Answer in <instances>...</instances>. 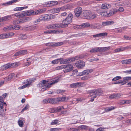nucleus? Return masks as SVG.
I'll return each mask as SVG.
<instances>
[{"mask_svg":"<svg viewBox=\"0 0 131 131\" xmlns=\"http://www.w3.org/2000/svg\"><path fill=\"white\" fill-rule=\"evenodd\" d=\"M60 80L59 77H57L51 81V83H48V81L45 80H42V82L41 81L38 84V86L39 87H42V89L44 90H46L47 88H50L51 85L53 84L57 83Z\"/></svg>","mask_w":131,"mask_h":131,"instance_id":"nucleus-1","label":"nucleus"},{"mask_svg":"<svg viewBox=\"0 0 131 131\" xmlns=\"http://www.w3.org/2000/svg\"><path fill=\"white\" fill-rule=\"evenodd\" d=\"M73 18L72 14L70 13H69L67 17L63 20L62 23L59 24L61 28L67 27L68 25L71 23Z\"/></svg>","mask_w":131,"mask_h":131,"instance_id":"nucleus-2","label":"nucleus"},{"mask_svg":"<svg viewBox=\"0 0 131 131\" xmlns=\"http://www.w3.org/2000/svg\"><path fill=\"white\" fill-rule=\"evenodd\" d=\"M13 15L16 16L18 20H19L21 21H23V19H24L25 17L27 16L31 15V13L30 11H27L20 12Z\"/></svg>","mask_w":131,"mask_h":131,"instance_id":"nucleus-3","label":"nucleus"},{"mask_svg":"<svg viewBox=\"0 0 131 131\" xmlns=\"http://www.w3.org/2000/svg\"><path fill=\"white\" fill-rule=\"evenodd\" d=\"M20 26L19 25H11L4 27L3 29L4 30H18L20 28Z\"/></svg>","mask_w":131,"mask_h":131,"instance_id":"nucleus-4","label":"nucleus"},{"mask_svg":"<svg viewBox=\"0 0 131 131\" xmlns=\"http://www.w3.org/2000/svg\"><path fill=\"white\" fill-rule=\"evenodd\" d=\"M89 93L91 96H92L95 95H98L100 96L102 93V91L101 89L93 90L89 91Z\"/></svg>","mask_w":131,"mask_h":131,"instance_id":"nucleus-5","label":"nucleus"},{"mask_svg":"<svg viewBox=\"0 0 131 131\" xmlns=\"http://www.w3.org/2000/svg\"><path fill=\"white\" fill-rule=\"evenodd\" d=\"M11 17L10 16H6L0 18V27L4 24V23L2 22L3 21H7L10 19Z\"/></svg>","mask_w":131,"mask_h":131,"instance_id":"nucleus-6","label":"nucleus"},{"mask_svg":"<svg viewBox=\"0 0 131 131\" xmlns=\"http://www.w3.org/2000/svg\"><path fill=\"white\" fill-rule=\"evenodd\" d=\"M49 29H55L61 28L59 24H52L48 25L47 27Z\"/></svg>","mask_w":131,"mask_h":131,"instance_id":"nucleus-7","label":"nucleus"},{"mask_svg":"<svg viewBox=\"0 0 131 131\" xmlns=\"http://www.w3.org/2000/svg\"><path fill=\"white\" fill-rule=\"evenodd\" d=\"M73 67L72 65L67 64L64 65V72H69L72 70L73 69Z\"/></svg>","mask_w":131,"mask_h":131,"instance_id":"nucleus-8","label":"nucleus"},{"mask_svg":"<svg viewBox=\"0 0 131 131\" xmlns=\"http://www.w3.org/2000/svg\"><path fill=\"white\" fill-rule=\"evenodd\" d=\"M46 10L45 8L41 9L38 10L34 12L33 10L31 11V15H37L42 13Z\"/></svg>","mask_w":131,"mask_h":131,"instance_id":"nucleus-9","label":"nucleus"},{"mask_svg":"<svg viewBox=\"0 0 131 131\" xmlns=\"http://www.w3.org/2000/svg\"><path fill=\"white\" fill-rule=\"evenodd\" d=\"M75 65L78 68L81 69L84 67L85 63L82 61L79 60L77 61L75 63Z\"/></svg>","mask_w":131,"mask_h":131,"instance_id":"nucleus-10","label":"nucleus"},{"mask_svg":"<svg viewBox=\"0 0 131 131\" xmlns=\"http://www.w3.org/2000/svg\"><path fill=\"white\" fill-rule=\"evenodd\" d=\"M74 12L76 16L79 17L82 13V9L80 7H78L75 9Z\"/></svg>","mask_w":131,"mask_h":131,"instance_id":"nucleus-11","label":"nucleus"},{"mask_svg":"<svg viewBox=\"0 0 131 131\" xmlns=\"http://www.w3.org/2000/svg\"><path fill=\"white\" fill-rule=\"evenodd\" d=\"M51 15H49L48 14L42 15L40 17V19L42 20H47L51 19Z\"/></svg>","mask_w":131,"mask_h":131,"instance_id":"nucleus-12","label":"nucleus"},{"mask_svg":"<svg viewBox=\"0 0 131 131\" xmlns=\"http://www.w3.org/2000/svg\"><path fill=\"white\" fill-rule=\"evenodd\" d=\"M114 23V22L112 20L108 21L102 22V26H107L111 25Z\"/></svg>","mask_w":131,"mask_h":131,"instance_id":"nucleus-13","label":"nucleus"},{"mask_svg":"<svg viewBox=\"0 0 131 131\" xmlns=\"http://www.w3.org/2000/svg\"><path fill=\"white\" fill-rule=\"evenodd\" d=\"M82 85V83L81 82H77L71 84L70 86L72 88H75L81 86Z\"/></svg>","mask_w":131,"mask_h":131,"instance_id":"nucleus-14","label":"nucleus"},{"mask_svg":"<svg viewBox=\"0 0 131 131\" xmlns=\"http://www.w3.org/2000/svg\"><path fill=\"white\" fill-rule=\"evenodd\" d=\"M110 48L109 47H99V52H102L109 50Z\"/></svg>","mask_w":131,"mask_h":131,"instance_id":"nucleus-15","label":"nucleus"},{"mask_svg":"<svg viewBox=\"0 0 131 131\" xmlns=\"http://www.w3.org/2000/svg\"><path fill=\"white\" fill-rule=\"evenodd\" d=\"M63 43L62 42H51V47H57L62 45Z\"/></svg>","mask_w":131,"mask_h":131,"instance_id":"nucleus-16","label":"nucleus"},{"mask_svg":"<svg viewBox=\"0 0 131 131\" xmlns=\"http://www.w3.org/2000/svg\"><path fill=\"white\" fill-rule=\"evenodd\" d=\"M107 34V33L106 32L101 33L95 35H93V37L95 38L100 37L104 36H106Z\"/></svg>","mask_w":131,"mask_h":131,"instance_id":"nucleus-17","label":"nucleus"},{"mask_svg":"<svg viewBox=\"0 0 131 131\" xmlns=\"http://www.w3.org/2000/svg\"><path fill=\"white\" fill-rule=\"evenodd\" d=\"M10 67V63H8L2 66L1 68L0 69L2 71L6 70Z\"/></svg>","mask_w":131,"mask_h":131,"instance_id":"nucleus-18","label":"nucleus"},{"mask_svg":"<svg viewBox=\"0 0 131 131\" xmlns=\"http://www.w3.org/2000/svg\"><path fill=\"white\" fill-rule=\"evenodd\" d=\"M58 103L57 98L48 99V103L51 104H55Z\"/></svg>","mask_w":131,"mask_h":131,"instance_id":"nucleus-19","label":"nucleus"},{"mask_svg":"<svg viewBox=\"0 0 131 131\" xmlns=\"http://www.w3.org/2000/svg\"><path fill=\"white\" fill-rule=\"evenodd\" d=\"M117 12L116 10L112 9L110 10L108 13H107V17L111 16L116 13Z\"/></svg>","mask_w":131,"mask_h":131,"instance_id":"nucleus-20","label":"nucleus"},{"mask_svg":"<svg viewBox=\"0 0 131 131\" xmlns=\"http://www.w3.org/2000/svg\"><path fill=\"white\" fill-rule=\"evenodd\" d=\"M18 1V0H12L11 1H9L7 2L4 3L5 6H6L11 5L13 3H15Z\"/></svg>","mask_w":131,"mask_h":131,"instance_id":"nucleus-21","label":"nucleus"},{"mask_svg":"<svg viewBox=\"0 0 131 131\" xmlns=\"http://www.w3.org/2000/svg\"><path fill=\"white\" fill-rule=\"evenodd\" d=\"M57 99L58 102L59 101L63 102L64 101H67L68 100V97H62L57 98Z\"/></svg>","mask_w":131,"mask_h":131,"instance_id":"nucleus-22","label":"nucleus"},{"mask_svg":"<svg viewBox=\"0 0 131 131\" xmlns=\"http://www.w3.org/2000/svg\"><path fill=\"white\" fill-rule=\"evenodd\" d=\"M10 36L9 34H3L0 35V39L7 38Z\"/></svg>","mask_w":131,"mask_h":131,"instance_id":"nucleus-23","label":"nucleus"},{"mask_svg":"<svg viewBox=\"0 0 131 131\" xmlns=\"http://www.w3.org/2000/svg\"><path fill=\"white\" fill-rule=\"evenodd\" d=\"M51 33L59 34L63 32V31L62 30L58 29L57 30H51Z\"/></svg>","mask_w":131,"mask_h":131,"instance_id":"nucleus-24","label":"nucleus"},{"mask_svg":"<svg viewBox=\"0 0 131 131\" xmlns=\"http://www.w3.org/2000/svg\"><path fill=\"white\" fill-rule=\"evenodd\" d=\"M110 7V4H108L104 3L101 6V8L103 9H108Z\"/></svg>","mask_w":131,"mask_h":131,"instance_id":"nucleus-25","label":"nucleus"},{"mask_svg":"<svg viewBox=\"0 0 131 131\" xmlns=\"http://www.w3.org/2000/svg\"><path fill=\"white\" fill-rule=\"evenodd\" d=\"M28 7L27 6L24 7H16L14 9V10L16 11H21L24 9H26Z\"/></svg>","mask_w":131,"mask_h":131,"instance_id":"nucleus-26","label":"nucleus"},{"mask_svg":"<svg viewBox=\"0 0 131 131\" xmlns=\"http://www.w3.org/2000/svg\"><path fill=\"white\" fill-rule=\"evenodd\" d=\"M32 19V18L30 16L26 17H25L24 19L23 20V21H21V22L22 23L25 22H26Z\"/></svg>","mask_w":131,"mask_h":131,"instance_id":"nucleus-27","label":"nucleus"},{"mask_svg":"<svg viewBox=\"0 0 131 131\" xmlns=\"http://www.w3.org/2000/svg\"><path fill=\"white\" fill-rule=\"evenodd\" d=\"M116 108V107H114L113 106H111L110 107H108L105 108V112H109L111 111L112 110L115 109Z\"/></svg>","mask_w":131,"mask_h":131,"instance_id":"nucleus-28","label":"nucleus"},{"mask_svg":"<svg viewBox=\"0 0 131 131\" xmlns=\"http://www.w3.org/2000/svg\"><path fill=\"white\" fill-rule=\"evenodd\" d=\"M98 52H99V47H96L90 50L91 53H95Z\"/></svg>","mask_w":131,"mask_h":131,"instance_id":"nucleus-29","label":"nucleus"},{"mask_svg":"<svg viewBox=\"0 0 131 131\" xmlns=\"http://www.w3.org/2000/svg\"><path fill=\"white\" fill-rule=\"evenodd\" d=\"M56 13H59L60 10H63L66 9L65 7L63 6L60 8H55Z\"/></svg>","mask_w":131,"mask_h":131,"instance_id":"nucleus-30","label":"nucleus"},{"mask_svg":"<svg viewBox=\"0 0 131 131\" xmlns=\"http://www.w3.org/2000/svg\"><path fill=\"white\" fill-rule=\"evenodd\" d=\"M58 4V2L54 1H52L48 3V4H49V6H53L56 5Z\"/></svg>","mask_w":131,"mask_h":131,"instance_id":"nucleus-31","label":"nucleus"},{"mask_svg":"<svg viewBox=\"0 0 131 131\" xmlns=\"http://www.w3.org/2000/svg\"><path fill=\"white\" fill-rule=\"evenodd\" d=\"M18 62H16L14 63H13L11 64H10V67L11 68H15L18 66Z\"/></svg>","mask_w":131,"mask_h":131,"instance_id":"nucleus-32","label":"nucleus"},{"mask_svg":"<svg viewBox=\"0 0 131 131\" xmlns=\"http://www.w3.org/2000/svg\"><path fill=\"white\" fill-rule=\"evenodd\" d=\"M90 26V24L88 23H86L83 24H82L80 25L79 26L81 27V28H84L86 27H88Z\"/></svg>","mask_w":131,"mask_h":131,"instance_id":"nucleus-33","label":"nucleus"},{"mask_svg":"<svg viewBox=\"0 0 131 131\" xmlns=\"http://www.w3.org/2000/svg\"><path fill=\"white\" fill-rule=\"evenodd\" d=\"M36 80L35 78H32L29 79H27L26 81V82H29L30 84L31 83L34 82Z\"/></svg>","mask_w":131,"mask_h":131,"instance_id":"nucleus-34","label":"nucleus"},{"mask_svg":"<svg viewBox=\"0 0 131 131\" xmlns=\"http://www.w3.org/2000/svg\"><path fill=\"white\" fill-rule=\"evenodd\" d=\"M55 109L56 112H60L61 110L63 109L64 108L63 106H60L57 108H55Z\"/></svg>","mask_w":131,"mask_h":131,"instance_id":"nucleus-35","label":"nucleus"},{"mask_svg":"<svg viewBox=\"0 0 131 131\" xmlns=\"http://www.w3.org/2000/svg\"><path fill=\"white\" fill-rule=\"evenodd\" d=\"M59 123V121L57 119L53 121L51 123V125H53L57 124Z\"/></svg>","mask_w":131,"mask_h":131,"instance_id":"nucleus-36","label":"nucleus"},{"mask_svg":"<svg viewBox=\"0 0 131 131\" xmlns=\"http://www.w3.org/2000/svg\"><path fill=\"white\" fill-rule=\"evenodd\" d=\"M36 26H30L28 27V29L31 31H33L36 28Z\"/></svg>","mask_w":131,"mask_h":131,"instance_id":"nucleus-37","label":"nucleus"},{"mask_svg":"<svg viewBox=\"0 0 131 131\" xmlns=\"http://www.w3.org/2000/svg\"><path fill=\"white\" fill-rule=\"evenodd\" d=\"M13 24L14 25L18 24L20 23H22V22H21V21L20 20L17 19H15L13 20Z\"/></svg>","mask_w":131,"mask_h":131,"instance_id":"nucleus-38","label":"nucleus"},{"mask_svg":"<svg viewBox=\"0 0 131 131\" xmlns=\"http://www.w3.org/2000/svg\"><path fill=\"white\" fill-rule=\"evenodd\" d=\"M19 53L20 55L25 54L27 53V51L26 50H20L19 51Z\"/></svg>","mask_w":131,"mask_h":131,"instance_id":"nucleus-39","label":"nucleus"},{"mask_svg":"<svg viewBox=\"0 0 131 131\" xmlns=\"http://www.w3.org/2000/svg\"><path fill=\"white\" fill-rule=\"evenodd\" d=\"M90 78V77L89 75H86L81 78V79L83 80H88Z\"/></svg>","mask_w":131,"mask_h":131,"instance_id":"nucleus-40","label":"nucleus"},{"mask_svg":"<svg viewBox=\"0 0 131 131\" xmlns=\"http://www.w3.org/2000/svg\"><path fill=\"white\" fill-rule=\"evenodd\" d=\"M19 37L22 39H25L27 38L26 35L24 34H21L19 36Z\"/></svg>","mask_w":131,"mask_h":131,"instance_id":"nucleus-41","label":"nucleus"},{"mask_svg":"<svg viewBox=\"0 0 131 131\" xmlns=\"http://www.w3.org/2000/svg\"><path fill=\"white\" fill-rule=\"evenodd\" d=\"M60 60V62L61 64H66V62L65 59H63L62 58H59Z\"/></svg>","mask_w":131,"mask_h":131,"instance_id":"nucleus-42","label":"nucleus"},{"mask_svg":"<svg viewBox=\"0 0 131 131\" xmlns=\"http://www.w3.org/2000/svg\"><path fill=\"white\" fill-rule=\"evenodd\" d=\"M18 124L20 127H23V121L21 120H19L18 121Z\"/></svg>","mask_w":131,"mask_h":131,"instance_id":"nucleus-43","label":"nucleus"},{"mask_svg":"<svg viewBox=\"0 0 131 131\" xmlns=\"http://www.w3.org/2000/svg\"><path fill=\"white\" fill-rule=\"evenodd\" d=\"M100 15H101L102 16L107 17V12H101L100 13H99Z\"/></svg>","mask_w":131,"mask_h":131,"instance_id":"nucleus-44","label":"nucleus"},{"mask_svg":"<svg viewBox=\"0 0 131 131\" xmlns=\"http://www.w3.org/2000/svg\"><path fill=\"white\" fill-rule=\"evenodd\" d=\"M83 16L84 17L88 16L90 14V13L87 10L84 11L83 12Z\"/></svg>","mask_w":131,"mask_h":131,"instance_id":"nucleus-45","label":"nucleus"},{"mask_svg":"<svg viewBox=\"0 0 131 131\" xmlns=\"http://www.w3.org/2000/svg\"><path fill=\"white\" fill-rule=\"evenodd\" d=\"M14 75L15 74L14 73H12L9 75L8 77V80H9L13 78Z\"/></svg>","mask_w":131,"mask_h":131,"instance_id":"nucleus-46","label":"nucleus"},{"mask_svg":"<svg viewBox=\"0 0 131 131\" xmlns=\"http://www.w3.org/2000/svg\"><path fill=\"white\" fill-rule=\"evenodd\" d=\"M59 62L60 60L59 58L52 61V64H56L58 63Z\"/></svg>","mask_w":131,"mask_h":131,"instance_id":"nucleus-47","label":"nucleus"},{"mask_svg":"<svg viewBox=\"0 0 131 131\" xmlns=\"http://www.w3.org/2000/svg\"><path fill=\"white\" fill-rule=\"evenodd\" d=\"M118 84H121L122 85H123L124 84L126 83V82L125 80H124L123 79V80H119L118 81Z\"/></svg>","mask_w":131,"mask_h":131,"instance_id":"nucleus-48","label":"nucleus"},{"mask_svg":"<svg viewBox=\"0 0 131 131\" xmlns=\"http://www.w3.org/2000/svg\"><path fill=\"white\" fill-rule=\"evenodd\" d=\"M121 77L120 76H116L112 79V81H115L118 80L121 78Z\"/></svg>","mask_w":131,"mask_h":131,"instance_id":"nucleus-49","label":"nucleus"},{"mask_svg":"<svg viewBox=\"0 0 131 131\" xmlns=\"http://www.w3.org/2000/svg\"><path fill=\"white\" fill-rule=\"evenodd\" d=\"M124 80L126 82V83L128 82V80H131V77H126L124 78Z\"/></svg>","mask_w":131,"mask_h":131,"instance_id":"nucleus-50","label":"nucleus"},{"mask_svg":"<svg viewBox=\"0 0 131 131\" xmlns=\"http://www.w3.org/2000/svg\"><path fill=\"white\" fill-rule=\"evenodd\" d=\"M30 83L29 82H28L27 84H25V85H23L21 87V89H23L24 88H25L27 86H28L30 84Z\"/></svg>","mask_w":131,"mask_h":131,"instance_id":"nucleus-51","label":"nucleus"},{"mask_svg":"<svg viewBox=\"0 0 131 131\" xmlns=\"http://www.w3.org/2000/svg\"><path fill=\"white\" fill-rule=\"evenodd\" d=\"M119 29V32H121L122 31H123L124 29H126L127 28L126 27H121L119 28H118Z\"/></svg>","mask_w":131,"mask_h":131,"instance_id":"nucleus-52","label":"nucleus"},{"mask_svg":"<svg viewBox=\"0 0 131 131\" xmlns=\"http://www.w3.org/2000/svg\"><path fill=\"white\" fill-rule=\"evenodd\" d=\"M65 91L64 90H58L57 91V93L58 94L59 93H64Z\"/></svg>","mask_w":131,"mask_h":131,"instance_id":"nucleus-53","label":"nucleus"},{"mask_svg":"<svg viewBox=\"0 0 131 131\" xmlns=\"http://www.w3.org/2000/svg\"><path fill=\"white\" fill-rule=\"evenodd\" d=\"M29 105L28 104H27L25 106V107H24L21 110V112H23L25 110H26L29 107Z\"/></svg>","mask_w":131,"mask_h":131,"instance_id":"nucleus-54","label":"nucleus"},{"mask_svg":"<svg viewBox=\"0 0 131 131\" xmlns=\"http://www.w3.org/2000/svg\"><path fill=\"white\" fill-rule=\"evenodd\" d=\"M49 111L50 113H56L55 108H50Z\"/></svg>","mask_w":131,"mask_h":131,"instance_id":"nucleus-55","label":"nucleus"},{"mask_svg":"<svg viewBox=\"0 0 131 131\" xmlns=\"http://www.w3.org/2000/svg\"><path fill=\"white\" fill-rule=\"evenodd\" d=\"M64 68V65H62L60 66L56 67V69L57 70H59Z\"/></svg>","mask_w":131,"mask_h":131,"instance_id":"nucleus-56","label":"nucleus"},{"mask_svg":"<svg viewBox=\"0 0 131 131\" xmlns=\"http://www.w3.org/2000/svg\"><path fill=\"white\" fill-rule=\"evenodd\" d=\"M110 98L112 99H114V98L116 99V94L114 93L112 94L110 96Z\"/></svg>","mask_w":131,"mask_h":131,"instance_id":"nucleus-57","label":"nucleus"},{"mask_svg":"<svg viewBox=\"0 0 131 131\" xmlns=\"http://www.w3.org/2000/svg\"><path fill=\"white\" fill-rule=\"evenodd\" d=\"M69 129L71 130L72 131H80V130L79 129L74 128H71Z\"/></svg>","mask_w":131,"mask_h":131,"instance_id":"nucleus-58","label":"nucleus"},{"mask_svg":"<svg viewBox=\"0 0 131 131\" xmlns=\"http://www.w3.org/2000/svg\"><path fill=\"white\" fill-rule=\"evenodd\" d=\"M122 62L123 64H128V59H126L125 60H122Z\"/></svg>","mask_w":131,"mask_h":131,"instance_id":"nucleus-59","label":"nucleus"},{"mask_svg":"<svg viewBox=\"0 0 131 131\" xmlns=\"http://www.w3.org/2000/svg\"><path fill=\"white\" fill-rule=\"evenodd\" d=\"M68 60H69V63L72 62L75 60V59L74 57L71 58H69Z\"/></svg>","mask_w":131,"mask_h":131,"instance_id":"nucleus-60","label":"nucleus"},{"mask_svg":"<svg viewBox=\"0 0 131 131\" xmlns=\"http://www.w3.org/2000/svg\"><path fill=\"white\" fill-rule=\"evenodd\" d=\"M1 111H3V110L0 109V115L3 117L5 115V113L1 112Z\"/></svg>","mask_w":131,"mask_h":131,"instance_id":"nucleus-61","label":"nucleus"},{"mask_svg":"<svg viewBox=\"0 0 131 131\" xmlns=\"http://www.w3.org/2000/svg\"><path fill=\"white\" fill-rule=\"evenodd\" d=\"M96 25V27L98 28H101L102 27V25H101L99 23L97 24Z\"/></svg>","mask_w":131,"mask_h":131,"instance_id":"nucleus-62","label":"nucleus"},{"mask_svg":"<svg viewBox=\"0 0 131 131\" xmlns=\"http://www.w3.org/2000/svg\"><path fill=\"white\" fill-rule=\"evenodd\" d=\"M87 71V74H89V73H90L93 71V70L92 69H90L86 70Z\"/></svg>","mask_w":131,"mask_h":131,"instance_id":"nucleus-63","label":"nucleus"},{"mask_svg":"<svg viewBox=\"0 0 131 131\" xmlns=\"http://www.w3.org/2000/svg\"><path fill=\"white\" fill-rule=\"evenodd\" d=\"M121 95V94L120 93L116 94V98H120Z\"/></svg>","mask_w":131,"mask_h":131,"instance_id":"nucleus-64","label":"nucleus"}]
</instances>
